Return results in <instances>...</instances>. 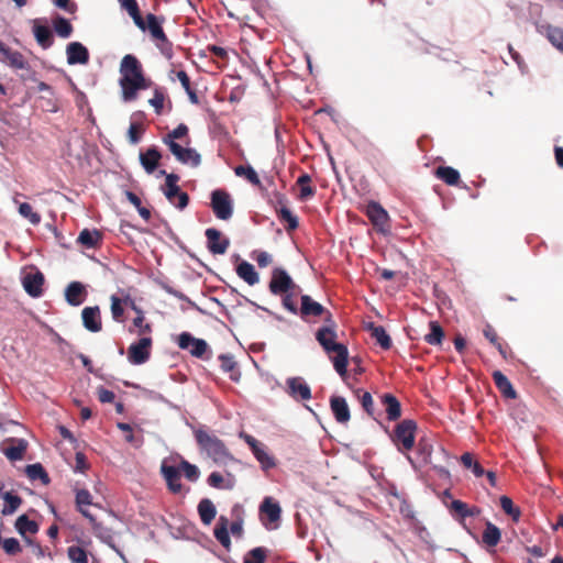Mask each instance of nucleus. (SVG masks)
Returning <instances> with one entry per match:
<instances>
[{"instance_id": "nucleus-1", "label": "nucleus", "mask_w": 563, "mask_h": 563, "mask_svg": "<svg viewBox=\"0 0 563 563\" xmlns=\"http://www.w3.org/2000/svg\"><path fill=\"white\" fill-rule=\"evenodd\" d=\"M300 299L301 306L298 313L303 320L310 317H322L324 325L318 329L316 339L331 358L336 373L344 379L347 374L349 351L344 344L335 342L336 322L332 313L309 295H302Z\"/></svg>"}, {"instance_id": "nucleus-2", "label": "nucleus", "mask_w": 563, "mask_h": 563, "mask_svg": "<svg viewBox=\"0 0 563 563\" xmlns=\"http://www.w3.org/2000/svg\"><path fill=\"white\" fill-rule=\"evenodd\" d=\"M195 439L199 448L212 459V461L220 465L225 466L230 462H236L234 456L230 453L224 442L217 435L210 434L205 430L198 429L195 431Z\"/></svg>"}, {"instance_id": "nucleus-3", "label": "nucleus", "mask_w": 563, "mask_h": 563, "mask_svg": "<svg viewBox=\"0 0 563 563\" xmlns=\"http://www.w3.org/2000/svg\"><path fill=\"white\" fill-rule=\"evenodd\" d=\"M120 74V87L122 89V98L124 99L144 75V71L140 60L134 55L128 54L121 60Z\"/></svg>"}, {"instance_id": "nucleus-4", "label": "nucleus", "mask_w": 563, "mask_h": 563, "mask_svg": "<svg viewBox=\"0 0 563 563\" xmlns=\"http://www.w3.org/2000/svg\"><path fill=\"white\" fill-rule=\"evenodd\" d=\"M417 423L411 419H405L396 424L391 441L399 452H408L415 446Z\"/></svg>"}, {"instance_id": "nucleus-5", "label": "nucleus", "mask_w": 563, "mask_h": 563, "mask_svg": "<svg viewBox=\"0 0 563 563\" xmlns=\"http://www.w3.org/2000/svg\"><path fill=\"white\" fill-rule=\"evenodd\" d=\"M211 209L219 220H229L233 214V202L228 191L216 189L211 192Z\"/></svg>"}, {"instance_id": "nucleus-6", "label": "nucleus", "mask_w": 563, "mask_h": 563, "mask_svg": "<svg viewBox=\"0 0 563 563\" xmlns=\"http://www.w3.org/2000/svg\"><path fill=\"white\" fill-rule=\"evenodd\" d=\"M365 213L375 230L382 234L390 232V219L388 212L376 201H371L366 206Z\"/></svg>"}, {"instance_id": "nucleus-7", "label": "nucleus", "mask_w": 563, "mask_h": 563, "mask_svg": "<svg viewBox=\"0 0 563 563\" xmlns=\"http://www.w3.org/2000/svg\"><path fill=\"white\" fill-rule=\"evenodd\" d=\"M268 288L269 291L275 296L299 289L289 274L282 267H275L273 269Z\"/></svg>"}, {"instance_id": "nucleus-8", "label": "nucleus", "mask_w": 563, "mask_h": 563, "mask_svg": "<svg viewBox=\"0 0 563 563\" xmlns=\"http://www.w3.org/2000/svg\"><path fill=\"white\" fill-rule=\"evenodd\" d=\"M152 346L153 339L151 336H143L133 342L128 349L129 362L134 365L146 363L151 357Z\"/></svg>"}, {"instance_id": "nucleus-9", "label": "nucleus", "mask_w": 563, "mask_h": 563, "mask_svg": "<svg viewBox=\"0 0 563 563\" xmlns=\"http://www.w3.org/2000/svg\"><path fill=\"white\" fill-rule=\"evenodd\" d=\"M177 343L181 350H188L196 357H202L208 350V344L205 340L194 338L188 332L180 333Z\"/></svg>"}, {"instance_id": "nucleus-10", "label": "nucleus", "mask_w": 563, "mask_h": 563, "mask_svg": "<svg viewBox=\"0 0 563 563\" xmlns=\"http://www.w3.org/2000/svg\"><path fill=\"white\" fill-rule=\"evenodd\" d=\"M161 474L166 482L167 488L173 494H179L183 489V484L180 482L181 473L179 467L168 465L166 460H164L161 464Z\"/></svg>"}, {"instance_id": "nucleus-11", "label": "nucleus", "mask_w": 563, "mask_h": 563, "mask_svg": "<svg viewBox=\"0 0 563 563\" xmlns=\"http://www.w3.org/2000/svg\"><path fill=\"white\" fill-rule=\"evenodd\" d=\"M168 148L180 163L189 164L192 167L200 165L201 156L196 150L183 147L178 143L169 144Z\"/></svg>"}, {"instance_id": "nucleus-12", "label": "nucleus", "mask_w": 563, "mask_h": 563, "mask_svg": "<svg viewBox=\"0 0 563 563\" xmlns=\"http://www.w3.org/2000/svg\"><path fill=\"white\" fill-rule=\"evenodd\" d=\"M207 238L208 250L212 254H224L230 245V241L227 238H222V233L214 229L209 228L205 232Z\"/></svg>"}, {"instance_id": "nucleus-13", "label": "nucleus", "mask_w": 563, "mask_h": 563, "mask_svg": "<svg viewBox=\"0 0 563 563\" xmlns=\"http://www.w3.org/2000/svg\"><path fill=\"white\" fill-rule=\"evenodd\" d=\"M0 54L2 60L7 63L11 68L14 69H29V63L25 57L19 51H14L0 41Z\"/></svg>"}, {"instance_id": "nucleus-14", "label": "nucleus", "mask_w": 563, "mask_h": 563, "mask_svg": "<svg viewBox=\"0 0 563 563\" xmlns=\"http://www.w3.org/2000/svg\"><path fill=\"white\" fill-rule=\"evenodd\" d=\"M276 197L277 202L280 206L279 209H276L278 219L282 222L287 223L285 227L287 232L296 230L299 225L298 218L295 214H292V212L286 207V197L282 194H277Z\"/></svg>"}, {"instance_id": "nucleus-15", "label": "nucleus", "mask_w": 563, "mask_h": 563, "mask_svg": "<svg viewBox=\"0 0 563 563\" xmlns=\"http://www.w3.org/2000/svg\"><path fill=\"white\" fill-rule=\"evenodd\" d=\"M84 327L90 332H99L102 329L100 309L98 306L85 307L81 311Z\"/></svg>"}, {"instance_id": "nucleus-16", "label": "nucleus", "mask_w": 563, "mask_h": 563, "mask_svg": "<svg viewBox=\"0 0 563 563\" xmlns=\"http://www.w3.org/2000/svg\"><path fill=\"white\" fill-rule=\"evenodd\" d=\"M67 63L69 65H86L89 62V52L79 42H71L66 47Z\"/></svg>"}, {"instance_id": "nucleus-17", "label": "nucleus", "mask_w": 563, "mask_h": 563, "mask_svg": "<svg viewBox=\"0 0 563 563\" xmlns=\"http://www.w3.org/2000/svg\"><path fill=\"white\" fill-rule=\"evenodd\" d=\"M287 387L289 395L297 400H308L311 398L310 387L301 377L288 378Z\"/></svg>"}, {"instance_id": "nucleus-18", "label": "nucleus", "mask_w": 563, "mask_h": 563, "mask_svg": "<svg viewBox=\"0 0 563 563\" xmlns=\"http://www.w3.org/2000/svg\"><path fill=\"white\" fill-rule=\"evenodd\" d=\"M330 408L339 423L346 424L350 421L351 413L345 398L341 396H332L330 398Z\"/></svg>"}, {"instance_id": "nucleus-19", "label": "nucleus", "mask_w": 563, "mask_h": 563, "mask_svg": "<svg viewBox=\"0 0 563 563\" xmlns=\"http://www.w3.org/2000/svg\"><path fill=\"white\" fill-rule=\"evenodd\" d=\"M86 295V288L80 282H71L65 289V298L70 306L81 305Z\"/></svg>"}, {"instance_id": "nucleus-20", "label": "nucleus", "mask_w": 563, "mask_h": 563, "mask_svg": "<svg viewBox=\"0 0 563 563\" xmlns=\"http://www.w3.org/2000/svg\"><path fill=\"white\" fill-rule=\"evenodd\" d=\"M44 284V276L41 272L35 274H27L23 279V287L25 291L32 297L42 295V286Z\"/></svg>"}, {"instance_id": "nucleus-21", "label": "nucleus", "mask_w": 563, "mask_h": 563, "mask_svg": "<svg viewBox=\"0 0 563 563\" xmlns=\"http://www.w3.org/2000/svg\"><path fill=\"white\" fill-rule=\"evenodd\" d=\"M382 405L385 407L387 419L396 421L401 417V405L399 400L391 394H384L380 397Z\"/></svg>"}, {"instance_id": "nucleus-22", "label": "nucleus", "mask_w": 563, "mask_h": 563, "mask_svg": "<svg viewBox=\"0 0 563 563\" xmlns=\"http://www.w3.org/2000/svg\"><path fill=\"white\" fill-rule=\"evenodd\" d=\"M77 242L87 249H97L100 247L102 243V234L97 229H84L80 231Z\"/></svg>"}, {"instance_id": "nucleus-23", "label": "nucleus", "mask_w": 563, "mask_h": 563, "mask_svg": "<svg viewBox=\"0 0 563 563\" xmlns=\"http://www.w3.org/2000/svg\"><path fill=\"white\" fill-rule=\"evenodd\" d=\"M162 154L159 151L152 146L145 153L140 154V162L146 173L152 174L158 166Z\"/></svg>"}, {"instance_id": "nucleus-24", "label": "nucleus", "mask_w": 563, "mask_h": 563, "mask_svg": "<svg viewBox=\"0 0 563 563\" xmlns=\"http://www.w3.org/2000/svg\"><path fill=\"white\" fill-rule=\"evenodd\" d=\"M434 176L449 186H457L461 175L457 169L451 166H439L434 169Z\"/></svg>"}, {"instance_id": "nucleus-25", "label": "nucleus", "mask_w": 563, "mask_h": 563, "mask_svg": "<svg viewBox=\"0 0 563 563\" xmlns=\"http://www.w3.org/2000/svg\"><path fill=\"white\" fill-rule=\"evenodd\" d=\"M493 380L503 396L510 399L516 398L517 394L510 380L500 371H495L493 373Z\"/></svg>"}, {"instance_id": "nucleus-26", "label": "nucleus", "mask_w": 563, "mask_h": 563, "mask_svg": "<svg viewBox=\"0 0 563 563\" xmlns=\"http://www.w3.org/2000/svg\"><path fill=\"white\" fill-rule=\"evenodd\" d=\"M10 442H12L13 445L3 448L4 455L10 461H20V460H22L23 456H24V453L26 451V448H27L26 441L23 440V439H20V440L11 439Z\"/></svg>"}, {"instance_id": "nucleus-27", "label": "nucleus", "mask_w": 563, "mask_h": 563, "mask_svg": "<svg viewBox=\"0 0 563 563\" xmlns=\"http://www.w3.org/2000/svg\"><path fill=\"white\" fill-rule=\"evenodd\" d=\"M261 515L266 517L269 522H276L280 519L282 509L272 498L266 497L260 506Z\"/></svg>"}, {"instance_id": "nucleus-28", "label": "nucleus", "mask_w": 563, "mask_h": 563, "mask_svg": "<svg viewBox=\"0 0 563 563\" xmlns=\"http://www.w3.org/2000/svg\"><path fill=\"white\" fill-rule=\"evenodd\" d=\"M33 33L37 44L46 49L54 43L53 33L47 25H40L37 23L33 26Z\"/></svg>"}, {"instance_id": "nucleus-29", "label": "nucleus", "mask_w": 563, "mask_h": 563, "mask_svg": "<svg viewBox=\"0 0 563 563\" xmlns=\"http://www.w3.org/2000/svg\"><path fill=\"white\" fill-rule=\"evenodd\" d=\"M198 514H199L201 522L203 525L208 526L216 518L217 509L210 499L203 498L198 504Z\"/></svg>"}, {"instance_id": "nucleus-30", "label": "nucleus", "mask_w": 563, "mask_h": 563, "mask_svg": "<svg viewBox=\"0 0 563 563\" xmlns=\"http://www.w3.org/2000/svg\"><path fill=\"white\" fill-rule=\"evenodd\" d=\"M229 520L227 517L221 516L219 518V521L214 528V537L220 542V544L225 548L227 550L230 549L231 545V539L229 536Z\"/></svg>"}, {"instance_id": "nucleus-31", "label": "nucleus", "mask_w": 563, "mask_h": 563, "mask_svg": "<svg viewBox=\"0 0 563 563\" xmlns=\"http://www.w3.org/2000/svg\"><path fill=\"white\" fill-rule=\"evenodd\" d=\"M236 274L250 286H253L260 282V276L256 273L254 266L249 262H242L236 267Z\"/></svg>"}, {"instance_id": "nucleus-32", "label": "nucleus", "mask_w": 563, "mask_h": 563, "mask_svg": "<svg viewBox=\"0 0 563 563\" xmlns=\"http://www.w3.org/2000/svg\"><path fill=\"white\" fill-rule=\"evenodd\" d=\"M161 23L162 22L155 14L148 13L146 15L145 30L150 31L153 38L159 41H167L166 34L164 33Z\"/></svg>"}, {"instance_id": "nucleus-33", "label": "nucleus", "mask_w": 563, "mask_h": 563, "mask_svg": "<svg viewBox=\"0 0 563 563\" xmlns=\"http://www.w3.org/2000/svg\"><path fill=\"white\" fill-rule=\"evenodd\" d=\"M500 529L490 521H487L482 534L483 542L488 547H496L500 542Z\"/></svg>"}, {"instance_id": "nucleus-34", "label": "nucleus", "mask_w": 563, "mask_h": 563, "mask_svg": "<svg viewBox=\"0 0 563 563\" xmlns=\"http://www.w3.org/2000/svg\"><path fill=\"white\" fill-rule=\"evenodd\" d=\"M121 5L128 11L130 16L133 19L135 25L142 31H145V21L141 15L139 4L136 0H119Z\"/></svg>"}, {"instance_id": "nucleus-35", "label": "nucleus", "mask_w": 563, "mask_h": 563, "mask_svg": "<svg viewBox=\"0 0 563 563\" xmlns=\"http://www.w3.org/2000/svg\"><path fill=\"white\" fill-rule=\"evenodd\" d=\"M15 529L25 539L26 534H35L38 531V525L34 520H30L26 515H21L15 521Z\"/></svg>"}, {"instance_id": "nucleus-36", "label": "nucleus", "mask_w": 563, "mask_h": 563, "mask_svg": "<svg viewBox=\"0 0 563 563\" xmlns=\"http://www.w3.org/2000/svg\"><path fill=\"white\" fill-rule=\"evenodd\" d=\"M228 476H229L228 479H224V477L222 476L221 473L212 472L208 476L207 482L213 488L231 489V488H233L235 481H234V477L231 474H228Z\"/></svg>"}, {"instance_id": "nucleus-37", "label": "nucleus", "mask_w": 563, "mask_h": 563, "mask_svg": "<svg viewBox=\"0 0 563 563\" xmlns=\"http://www.w3.org/2000/svg\"><path fill=\"white\" fill-rule=\"evenodd\" d=\"M369 331L372 338L376 340L379 346L384 350H389L391 347V339L387 334L386 330L382 325H374L373 323L369 325Z\"/></svg>"}, {"instance_id": "nucleus-38", "label": "nucleus", "mask_w": 563, "mask_h": 563, "mask_svg": "<svg viewBox=\"0 0 563 563\" xmlns=\"http://www.w3.org/2000/svg\"><path fill=\"white\" fill-rule=\"evenodd\" d=\"M220 367L223 372L230 374V378L234 382H238L240 378V373L236 369V362L233 356L228 354H221L219 356Z\"/></svg>"}, {"instance_id": "nucleus-39", "label": "nucleus", "mask_w": 563, "mask_h": 563, "mask_svg": "<svg viewBox=\"0 0 563 563\" xmlns=\"http://www.w3.org/2000/svg\"><path fill=\"white\" fill-rule=\"evenodd\" d=\"M430 332L424 335V341L430 345H440L444 339V331L438 321L429 323Z\"/></svg>"}, {"instance_id": "nucleus-40", "label": "nucleus", "mask_w": 563, "mask_h": 563, "mask_svg": "<svg viewBox=\"0 0 563 563\" xmlns=\"http://www.w3.org/2000/svg\"><path fill=\"white\" fill-rule=\"evenodd\" d=\"M311 177L308 174H302L297 179V185L300 187V192L298 198L300 200H307L314 196L316 189L310 185Z\"/></svg>"}, {"instance_id": "nucleus-41", "label": "nucleus", "mask_w": 563, "mask_h": 563, "mask_svg": "<svg viewBox=\"0 0 563 563\" xmlns=\"http://www.w3.org/2000/svg\"><path fill=\"white\" fill-rule=\"evenodd\" d=\"M252 453L263 470H269L276 466L274 457L266 452L264 444L261 443L256 449L252 451Z\"/></svg>"}, {"instance_id": "nucleus-42", "label": "nucleus", "mask_w": 563, "mask_h": 563, "mask_svg": "<svg viewBox=\"0 0 563 563\" xmlns=\"http://www.w3.org/2000/svg\"><path fill=\"white\" fill-rule=\"evenodd\" d=\"M168 100L165 89L162 87H155L153 97L148 100V103L154 108L157 115L163 113L164 103Z\"/></svg>"}, {"instance_id": "nucleus-43", "label": "nucleus", "mask_w": 563, "mask_h": 563, "mask_svg": "<svg viewBox=\"0 0 563 563\" xmlns=\"http://www.w3.org/2000/svg\"><path fill=\"white\" fill-rule=\"evenodd\" d=\"M234 173L236 176L244 177L254 186H261V179L255 172V169L250 165H239L234 168Z\"/></svg>"}, {"instance_id": "nucleus-44", "label": "nucleus", "mask_w": 563, "mask_h": 563, "mask_svg": "<svg viewBox=\"0 0 563 563\" xmlns=\"http://www.w3.org/2000/svg\"><path fill=\"white\" fill-rule=\"evenodd\" d=\"M53 26L57 35L63 38L69 37L74 30L71 23L67 19L59 15L53 20Z\"/></svg>"}, {"instance_id": "nucleus-45", "label": "nucleus", "mask_w": 563, "mask_h": 563, "mask_svg": "<svg viewBox=\"0 0 563 563\" xmlns=\"http://www.w3.org/2000/svg\"><path fill=\"white\" fill-rule=\"evenodd\" d=\"M499 503L505 514L510 516L515 522H518L521 516V510L519 507L515 506L511 498L508 496H501Z\"/></svg>"}, {"instance_id": "nucleus-46", "label": "nucleus", "mask_w": 563, "mask_h": 563, "mask_svg": "<svg viewBox=\"0 0 563 563\" xmlns=\"http://www.w3.org/2000/svg\"><path fill=\"white\" fill-rule=\"evenodd\" d=\"M26 474L33 481L40 479L45 485L49 483L48 474L40 463L27 465Z\"/></svg>"}, {"instance_id": "nucleus-47", "label": "nucleus", "mask_w": 563, "mask_h": 563, "mask_svg": "<svg viewBox=\"0 0 563 563\" xmlns=\"http://www.w3.org/2000/svg\"><path fill=\"white\" fill-rule=\"evenodd\" d=\"M3 499H4V507L2 509V514L4 516L7 515H12L13 512L16 511V509L21 506L22 504V499L20 496L18 495H14L12 493H5L3 495Z\"/></svg>"}, {"instance_id": "nucleus-48", "label": "nucleus", "mask_w": 563, "mask_h": 563, "mask_svg": "<svg viewBox=\"0 0 563 563\" xmlns=\"http://www.w3.org/2000/svg\"><path fill=\"white\" fill-rule=\"evenodd\" d=\"M179 470H180V473H184V476L189 481V482H197L199 476H200V472H199V468L189 463L188 461L181 459L180 463H179Z\"/></svg>"}, {"instance_id": "nucleus-49", "label": "nucleus", "mask_w": 563, "mask_h": 563, "mask_svg": "<svg viewBox=\"0 0 563 563\" xmlns=\"http://www.w3.org/2000/svg\"><path fill=\"white\" fill-rule=\"evenodd\" d=\"M133 327L136 329V333L143 336H150L153 331L152 323L147 322L145 316H135L132 321Z\"/></svg>"}, {"instance_id": "nucleus-50", "label": "nucleus", "mask_w": 563, "mask_h": 563, "mask_svg": "<svg viewBox=\"0 0 563 563\" xmlns=\"http://www.w3.org/2000/svg\"><path fill=\"white\" fill-rule=\"evenodd\" d=\"M19 213L27 219L33 225L40 224L42 218L38 212L33 211V208L27 202H21L19 205Z\"/></svg>"}, {"instance_id": "nucleus-51", "label": "nucleus", "mask_w": 563, "mask_h": 563, "mask_svg": "<svg viewBox=\"0 0 563 563\" xmlns=\"http://www.w3.org/2000/svg\"><path fill=\"white\" fill-rule=\"evenodd\" d=\"M67 555L71 563H89L87 551L78 545H70Z\"/></svg>"}, {"instance_id": "nucleus-52", "label": "nucleus", "mask_w": 563, "mask_h": 563, "mask_svg": "<svg viewBox=\"0 0 563 563\" xmlns=\"http://www.w3.org/2000/svg\"><path fill=\"white\" fill-rule=\"evenodd\" d=\"M187 134H188V126L184 123H180L177 128H175L173 131L168 132L163 137V143L168 146L172 143H177L176 140L183 139Z\"/></svg>"}, {"instance_id": "nucleus-53", "label": "nucleus", "mask_w": 563, "mask_h": 563, "mask_svg": "<svg viewBox=\"0 0 563 563\" xmlns=\"http://www.w3.org/2000/svg\"><path fill=\"white\" fill-rule=\"evenodd\" d=\"M124 299H120L115 295L111 296V314L114 321L123 322L124 321Z\"/></svg>"}, {"instance_id": "nucleus-54", "label": "nucleus", "mask_w": 563, "mask_h": 563, "mask_svg": "<svg viewBox=\"0 0 563 563\" xmlns=\"http://www.w3.org/2000/svg\"><path fill=\"white\" fill-rule=\"evenodd\" d=\"M153 81L151 79L145 78L143 75L141 79L134 85V87L130 90V92L124 97V101H133L137 98V91L143 89H148L153 87Z\"/></svg>"}, {"instance_id": "nucleus-55", "label": "nucleus", "mask_w": 563, "mask_h": 563, "mask_svg": "<svg viewBox=\"0 0 563 563\" xmlns=\"http://www.w3.org/2000/svg\"><path fill=\"white\" fill-rule=\"evenodd\" d=\"M176 76H177L178 80L180 81L183 88L185 89V91L189 96L191 102L196 103L198 101L197 93L191 88L190 78L187 75V73L185 70H179V71H177Z\"/></svg>"}, {"instance_id": "nucleus-56", "label": "nucleus", "mask_w": 563, "mask_h": 563, "mask_svg": "<svg viewBox=\"0 0 563 563\" xmlns=\"http://www.w3.org/2000/svg\"><path fill=\"white\" fill-rule=\"evenodd\" d=\"M0 545L8 555H16L22 552V547L15 538L3 539Z\"/></svg>"}, {"instance_id": "nucleus-57", "label": "nucleus", "mask_w": 563, "mask_h": 563, "mask_svg": "<svg viewBox=\"0 0 563 563\" xmlns=\"http://www.w3.org/2000/svg\"><path fill=\"white\" fill-rule=\"evenodd\" d=\"M360 402L363 409L369 415L374 416V400L372 395L368 391H363L358 389L357 391Z\"/></svg>"}, {"instance_id": "nucleus-58", "label": "nucleus", "mask_w": 563, "mask_h": 563, "mask_svg": "<svg viewBox=\"0 0 563 563\" xmlns=\"http://www.w3.org/2000/svg\"><path fill=\"white\" fill-rule=\"evenodd\" d=\"M265 559H266V550L264 548H255L253 550H251L245 559H244V563H265Z\"/></svg>"}, {"instance_id": "nucleus-59", "label": "nucleus", "mask_w": 563, "mask_h": 563, "mask_svg": "<svg viewBox=\"0 0 563 563\" xmlns=\"http://www.w3.org/2000/svg\"><path fill=\"white\" fill-rule=\"evenodd\" d=\"M117 427L125 432V441L133 444L134 446L139 448L142 445L143 443V439H139L136 440V438L134 437L133 434V429L131 427V424L126 423V422H118Z\"/></svg>"}, {"instance_id": "nucleus-60", "label": "nucleus", "mask_w": 563, "mask_h": 563, "mask_svg": "<svg viewBox=\"0 0 563 563\" xmlns=\"http://www.w3.org/2000/svg\"><path fill=\"white\" fill-rule=\"evenodd\" d=\"M295 295H296V290H291L288 292H284L280 296H283V298H282L283 307L286 310H288L289 312L297 314L299 312V308L297 307V305L294 300Z\"/></svg>"}, {"instance_id": "nucleus-61", "label": "nucleus", "mask_w": 563, "mask_h": 563, "mask_svg": "<svg viewBox=\"0 0 563 563\" xmlns=\"http://www.w3.org/2000/svg\"><path fill=\"white\" fill-rule=\"evenodd\" d=\"M450 510L459 515L461 518L473 516V512L470 510L467 504L457 499L451 503Z\"/></svg>"}, {"instance_id": "nucleus-62", "label": "nucleus", "mask_w": 563, "mask_h": 563, "mask_svg": "<svg viewBox=\"0 0 563 563\" xmlns=\"http://www.w3.org/2000/svg\"><path fill=\"white\" fill-rule=\"evenodd\" d=\"M547 37L551 44L558 48L560 46V42H563V30L554 26H548Z\"/></svg>"}, {"instance_id": "nucleus-63", "label": "nucleus", "mask_w": 563, "mask_h": 563, "mask_svg": "<svg viewBox=\"0 0 563 563\" xmlns=\"http://www.w3.org/2000/svg\"><path fill=\"white\" fill-rule=\"evenodd\" d=\"M92 504L91 494L87 489H78L76 493V507L81 510V507Z\"/></svg>"}, {"instance_id": "nucleus-64", "label": "nucleus", "mask_w": 563, "mask_h": 563, "mask_svg": "<svg viewBox=\"0 0 563 563\" xmlns=\"http://www.w3.org/2000/svg\"><path fill=\"white\" fill-rule=\"evenodd\" d=\"M252 257L261 268L267 267L273 262L272 255L265 251H254Z\"/></svg>"}]
</instances>
